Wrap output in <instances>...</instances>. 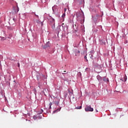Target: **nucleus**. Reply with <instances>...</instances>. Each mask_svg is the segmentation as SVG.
Returning a JSON list of instances; mask_svg holds the SVG:
<instances>
[{"mask_svg":"<svg viewBox=\"0 0 128 128\" xmlns=\"http://www.w3.org/2000/svg\"><path fill=\"white\" fill-rule=\"evenodd\" d=\"M50 24L52 26V29L54 28V18H50Z\"/></svg>","mask_w":128,"mask_h":128,"instance_id":"f257e3e1","label":"nucleus"},{"mask_svg":"<svg viewBox=\"0 0 128 128\" xmlns=\"http://www.w3.org/2000/svg\"><path fill=\"white\" fill-rule=\"evenodd\" d=\"M84 110H86V112H93V108H91L90 106H87V107L84 108Z\"/></svg>","mask_w":128,"mask_h":128,"instance_id":"f03ea898","label":"nucleus"},{"mask_svg":"<svg viewBox=\"0 0 128 128\" xmlns=\"http://www.w3.org/2000/svg\"><path fill=\"white\" fill-rule=\"evenodd\" d=\"M45 77V76L44 74H41V75H38L37 76V80H40V78H42V80H43L42 78Z\"/></svg>","mask_w":128,"mask_h":128,"instance_id":"7ed1b4c3","label":"nucleus"},{"mask_svg":"<svg viewBox=\"0 0 128 128\" xmlns=\"http://www.w3.org/2000/svg\"><path fill=\"white\" fill-rule=\"evenodd\" d=\"M80 52L78 50H76L74 52V54H76V56H80Z\"/></svg>","mask_w":128,"mask_h":128,"instance_id":"20e7f679","label":"nucleus"},{"mask_svg":"<svg viewBox=\"0 0 128 128\" xmlns=\"http://www.w3.org/2000/svg\"><path fill=\"white\" fill-rule=\"evenodd\" d=\"M72 92H70V90H68V94H69V95H70V98H71L72 97V96L73 95V92H72Z\"/></svg>","mask_w":128,"mask_h":128,"instance_id":"39448f33","label":"nucleus"},{"mask_svg":"<svg viewBox=\"0 0 128 128\" xmlns=\"http://www.w3.org/2000/svg\"><path fill=\"white\" fill-rule=\"evenodd\" d=\"M36 23H37L38 24H42V22H40V20H36Z\"/></svg>","mask_w":128,"mask_h":128,"instance_id":"423d86ee","label":"nucleus"},{"mask_svg":"<svg viewBox=\"0 0 128 128\" xmlns=\"http://www.w3.org/2000/svg\"><path fill=\"white\" fill-rule=\"evenodd\" d=\"M60 109H57L56 110H54L53 112V113H55V112H60Z\"/></svg>","mask_w":128,"mask_h":128,"instance_id":"0eeeda50","label":"nucleus"},{"mask_svg":"<svg viewBox=\"0 0 128 128\" xmlns=\"http://www.w3.org/2000/svg\"><path fill=\"white\" fill-rule=\"evenodd\" d=\"M82 108V106H80L79 107H76V110H80Z\"/></svg>","mask_w":128,"mask_h":128,"instance_id":"6e6552de","label":"nucleus"},{"mask_svg":"<svg viewBox=\"0 0 128 128\" xmlns=\"http://www.w3.org/2000/svg\"><path fill=\"white\" fill-rule=\"evenodd\" d=\"M126 80H127V76H124V81L126 82Z\"/></svg>","mask_w":128,"mask_h":128,"instance_id":"1a4fd4ad","label":"nucleus"},{"mask_svg":"<svg viewBox=\"0 0 128 128\" xmlns=\"http://www.w3.org/2000/svg\"><path fill=\"white\" fill-rule=\"evenodd\" d=\"M103 80H104V82H107L108 81V80L106 79V78H104Z\"/></svg>","mask_w":128,"mask_h":128,"instance_id":"9d476101","label":"nucleus"},{"mask_svg":"<svg viewBox=\"0 0 128 128\" xmlns=\"http://www.w3.org/2000/svg\"><path fill=\"white\" fill-rule=\"evenodd\" d=\"M66 16V14H62V18H64V16Z\"/></svg>","mask_w":128,"mask_h":128,"instance_id":"9b49d317","label":"nucleus"},{"mask_svg":"<svg viewBox=\"0 0 128 128\" xmlns=\"http://www.w3.org/2000/svg\"><path fill=\"white\" fill-rule=\"evenodd\" d=\"M52 104L51 102H50V108H51V106H52Z\"/></svg>","mask_w":128,"mask_h":128,"instance_id":"f8f14e48","label":"nucleus"},{"mask_svg":"<svg viewBox=\"0 0 128 128\" xmlns=\"http://www.w3.org/2000/svg\"><path fill=\"white\" fill-rule=\"evenodd\" d=\"M64 12H66V8H64Z\"/></svg>","mask_w":128,"mask_h":128,"instance_id":"ddd939ff","label":"nucleus"},{"mask_svg":"<svg viewBox=\"0 0 128 128\" xmlns=\"http://www.w3.org/2000/svg\"><path fill=\"white\" fill-rule=\"evenodd\" d=\"M84 58L86 59V58H87L86 56H84Z\"/></svg>","mask_w":128,"mask_h":128,"instance_id":"4468645a","label":"nucleus"},{"mask_svg":"<svg viewBox=\"0 0 128 128\" xmlns=\"http://www.w3.org/2000/svg\"><path fill=\"white\" fill-rule=\"evenodd\" d=\"M20 63H18V67L20 68Z\"/></svg>","mask_w":128,"mask_h":128,"instance_id":"2eb2a0df","label":"nucleus"},{"mask_svg":"<svg viewBox=\"0 0 128 128\" xmlns=\"http://www.w3.org/2000/svg\"><path fill=\"white\" fill-rule=\"evenodd\" d=\"M18 12V10H17V11H16V12Z\"/></svg>","mask_w":128,"mask_h":128,"instance_id":"dca6fc26","label":"nucleus"},{"mask_svg":"<svg viewBox=\"0 0 128 128\" xmlns=\"http://www.w3.org/2000/svg\"><path fill=\"white\" fill-rule=\"evenodd\" d=\"M36 16H37V18H38V16H37L36 14Z\"/></svg>","mask_w":128,"mask_h":128,"instance_id":"f3484780","label":"nucleus"},{"mask_svg":"<svg viewBox=\"0 0 128 128\" xmlns=\"http://www.w3.org/2000/svg\"><path fill=\"white\" fill-rule=\"evenodd\" d=\"M72 99H74V97L72 96Z\"/></svg>","mask_w":128,"mask_h":128,"instance_id":"a211bd4d","label":"nucleus"},{"mask_svg":"<svg viewBox=\"0 0 128 128\" xmlns=\"http://www.w3.org/2000/svg\"><path fill=\"white\" fill-rule=\"evenodd\" d=\"M86 62H88V60L86 59Z\"/></svg>","mask_w":128,"mask_h":128,"instance_id":"6ab92c4d","label":"nucleus"},{"mask_svg":"<svg viewBox=\"0 0 128 128\" xmlns=\"http://www.w3.org/2000/svg\"><path fill=\"white\" fill-rule=\"evenodd\" d=\"M96 112H98V110H96Z\"/></svg>","mask_w":128,"mask_h":128,"instance_id":"aec40b11","label":"nucleus"},{"mask_svg":"<svg viewBox=\"0 0 128 128\" xmlns=\"http://www.w3.org/2000/svg\"><path fill=\"white\" fill-rule=\"evenodd\" d=\"M42 112H44V111L42 110Z\"/></svg>","mask_w":128,"mask_h":128,"instance_id":"412c9836","label":"nucleus"},{"mask_svg":"<svg viewBox=\"0 0 128 128\" xmlns=\"http://www.w3.org/2000/svg\"><path fill=\"white\" fill-rule=\"evenodd\" d=\"M34 117H35V116H33V118H34Z\"/></svg>","mask_w":128,"mask_h":128,"instance_id":"4be33fe9","label":"nucleus"},{"mask_svg":"<svg viewBox=\"0 0 128 128\" xmlns=\"http://www.w3.org/2000/svg\"><path fill=\"white\" fill-rule=\"evenodd\" d=\"M58 104V103H57V104Z\"/></svg>","mask_w":128,"mask_h":128,"instance_id":"5701e85b","label":"nucleus"},{"mask_svg":"<svg viewBox=\"0 0 128 128\" xmlns=\"http://www.w3.org/2000/svg\"><path fill=\"white\" fill-rule=\"evenodd\" d=\"M64 72H66V71H64Z\"/></svg>","mask_w":128,"mask_h":128,"instance_id":"b1692460","label":"nucleus"},{"mask_svg":"<svg viewBox=\"0 0 128 128\" xmlns=\"http://www.w3.org/2000/svg\"><path fill=\"white\" fill-rule=\"evenodd\" d=\"M14 20V18H13V20Z\"/></svg>","mask_w":128,"mask_h":128,"instance_id":"393cba45","label":"nucleus"},{"mask_svg":"<svg viewBox=\"0 0 128 128\" xmlns=\"http://www.w3.org/2000/svg\"><path fill=\"white\" fill-rule=\"evenodd\" d=\"M64 24H62V26H64Z\"/></svg>","mask_w":128,"mask_h":128,"instance_id":"a878e982","label":"nucleus"}]
</instances>
